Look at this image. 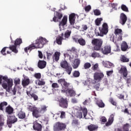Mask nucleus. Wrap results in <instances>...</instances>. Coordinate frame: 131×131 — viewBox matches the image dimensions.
Masks as SVG:
<instances>
[{
	"label": "nucleus",
	"mask_w": 131,
	"mask_h": 131,
	"mask_svg": "<svg viewBox=\"0 0 131 131\" xmlns=\"http://www.w3.org/2000/svg\"><path fill=\"white\" fill-rule=\"evenodd\" d=\"M49 41L47 40V39L40 37L38 38L36 40L34 44L30 45L29 47L25 48V53H28V51H32V50H34L35 49H41V48H43V46L45 45H47Z\"/></svg>",
	"instance_id": "obj_1"
},
{
	"label": "nucleus",
	"mask_w": 131,
	"mask_h": 131,
	"mask_svg": "<svg viewBox=\"0 0 131 131\" xmlns=\"http://www.w3.org/2000/svg\"><path fill=\"white\" fill-rule=\"evenodd\" d=\"M0 84L6 92L10 93L12 86H13V79L8 78V76H3L0 75Z\"/></svg>",
	"instance_id": "obj_2"
},
{
	"label": "nucleus",
	"mask_w": 131,
	"mask_h": 131,
	"mask_svg": "<svg viewBox=\"0 0 131 131\" xmlns=\"http://www.w3.org/2000/svg\"><path fill=\"white\" fill-rule=\"evenodd\" d=\"M103 39L101 38H93L91 43L93 46L94 51H101L103 46Z\"/></svg>",
	"instance_id": "obj_3"
},
{
	"label": "nucleus",
	"mask_w": 131,
	"mask_h": 131,
	"mask_svg": "<svg viewBox=\"0 0 131 131\" xmlns=\"http://www.w3.org/2000/svg\"><path fill=\"white\" fill-rule=\"evenodd\" d=\"M57 81L61 85V93L67 94L69 86H70V83L66 81L65 79H59Z\"/></svg>",
	"instance_id": "obj_4"
},
{
	"label": "nucleus",
	"mask_w": 131,
	"mask_h": 131,
	"mask_svg": "<svg viewBox=\"0 0 131 131\" xmlns=\"http://www.w3.org/2000/svg\"><path fill=\"white\" fill-rule=\"evenodd\" d=\"M28 109L29 111L32 112V115L33 117L35 118H39L41 116L40 114V111H39V108L35 107V106L29 105L28 107Z\"/></svg>",
	"instance_id": "obj_5"
},
{
	"label": "nucleus",
	"mask_w": 131,
	"mask_h": 131,
	"mask_svg": "<svg viewBox=\"0 0 131 131\" xmlns=\"http://www.w3.org/2000/svg\"><path fill=\"white\" fill-rule=\"evenodd\" d=\"M60 66L61 68L65 69V71H66L67 73H68L69 75L71 74V72H72V67H71V66H69L67 61H62L60 62Z\"/></svg>",
	"instance_id": "obj_6"
},
{
	"label": "nucleus",
	"mask_w": 131,
	"mask_h": 131,
	"mask_svg": "<svg viewBox=\"0 0 131 131\" xmlns=\"http://www.w3.org/2000/svg\"><path fill=\"white\" fill-rule=\"evenodd\" d=\"M67 127V125L66 123L57 122L55 123L53 129L54 131H62L65 130L66 129V127Z\"/></svg>",
	"instance_id": "obj_7"
},
{
	"label": "nucleus",
	"mask_w": 131,
	"mask_h": 131,
	"mask_svg": "<svg viewBox=\"0 0 131 131\" xmlns=\"http://www.w3.org/2000/svg\"><path fill=\"white\" fill-rule=\"evenodd\" d=\"M108 25L106 23H104L102 25V28L99 29L100 33H97L98 36H104L108 33Z\"/></svg>",
	"instance_id": "obj_8"
},
{
	"label": "nucleus",
	"mask_w": 131,
	"mask_h": 131,
	"mask_svg": "<svg viewBox=\"0 0 131 131\" xmlns=\"http://www.w3.org/2000/svg\"><path fill=\"white\" fill-rule=\"evenodd\" d=\"M104 78V74L101 71L96 72L94 75V79L95 82H100Z\"/></svg>",
	"instance_id": "obj_9"
},
{
	"label": "nucleus",
	"mask_w": 131,
	"mask_h": 131,
	"mask_svg": "<svg viewBox=\"0 0 131 131\" xmlns=\"http://www.w3.org/2000/svg\"><path fill=\"white\" fill-rule=\"evenodd\" d=\"M58 103L60 107L66 109L68 108V100L67 98H64L61 97L60 99L58 100Z\"/></svg>",
	"instance_id": "obj_10"
},
{
	"label": "nucleus",
	"mask_w": 131,
	"mask_h": 131,
	"mask_svg": "<svg viewBox=\"0 0 131 131\" xmlns=\"http://www.w3.org/2000/svg\"><path fill=\"white\" fill-rule=\"evenodd\" d=\"M118 72L122 76L123 78H125L127 76V75L128 74V72L127 71V69L126 68V67L124 66H121L120 69L118 70Z\"/></svg>",
	"instance_id": "obj_11"
},
{
	"label": "nucleus",
	"mask_w": 131,
	"mask_h": 131,
	"mask_svg": "<svg viewBox=\"0 0 131 131\" xmlns=\"http://www.w3.org/2000/svg\"><path fill=\"white\" fill-rule=\"evenodd\" d=\"M127 21V16L124 13H121L120 15L119 24L121 25H124Z\"/></svg>",
	"instance_id": "obj_12"
},
{
	"label": "nucleus",
	"mask_w": 131,
	"mask_h": 131,
	"mask_svg": "<svg viewBox=\"0 0 131 131\" xmlns=\"http://www.w3.org/2000/svg\"><path fill=\"white\" fill-rule=\"evenodd\" d=\"M76 16L78 17V15L75 14V13H73L69 15V20L70 22V24L71 25H74L75 24V20L76 19Z\"/></svg>",
	"instance_id": "obj_13"
},
{
	"label": "nucleus",
	"mask_w": 131,
	"mask_h": 131,
	"mask_svg": "<svg viewBox=\"0 0 131 131\" xmlns=\"http://www.w3.org/2000/svg\"><path fill=\"white\" fill-rule=\"evenodd\" d=\"M7 121H8L9 124H10V123H16L18 121V118L16 117L15 115H10L8 117Z\"/></svg>",
	"instance_id": "obj_14"
},
{
	"label": "nucleus",
	"mask_w": 131,
	"mask_h": 131,
	"mask_svg": "<svg viewBox=\"0 0 131 131\" xmlns=\"http://www.w3.org/2000/svg\"><path fill=\"white\" fill-rule=\"evenodd\" d=\"M62 17H63L62 13L56 12V15L53 17V20H51V22H53V21L55 23L59 22V20H61Z\"/></svg>",
	"instance_id": "obj_15"
},
{
	"label": "nucleus",
	"mask_w": 131,
	"mask_h": 131,
	"mask_svg": "<svg viewBox=\"0 0 131 131\" xmlns=\"http://www.w3.org/2000/svg\"><path fill=\"white\" fill-rule=\"evenodd\" d=\"M101 53L104 55H107L111 53V47L109 46H105L103 48H101Z\"/></svg>",
	"instance_id": "obj_16"
},
{
	"label": "nucleus",
	"mask_w": 131,
	"mask_h": 131,
	"mask_svg": "<svg viewBox=\"0 0 131 131\" xmlns=\"http://www.w3.org/2000/svg\"><path fill=\"white\" fill-rule=\"evenodd\" d=\"M33 128L34 130L41 131V129H42V126L38 122H35L33 124Z\"/></svg>",
	"instance_id": "obj_17"
},
{
	"label": "nucleus",
	"mask_w": 131,
	"mask_h": 131,
	"mask_svg": "<svg viewBox=\"0 0 131 131\" xmlns=\"http://www.w3.org/2000/svg\"><path fill=\"white\" fill-rule=\"evenodd\" d=\"M46 66H47V62L45 60H39L37 64V67L39 69H43V68H46Z\"/></svg>",
	"instance_id": "obj_18"
},
{
	"label": "nucleus",
	"mask_w": 131,
	"mask_h": 131,
	"mask_svg": "<svg viewBox=\"0 0 131 131\" xmlns=\"http://www.w3.org/2000/svg\"><path fill=\"white\" fill-rule=\"evenodd\" d=\"M27 95L28 97H31V98H33L34 101H37L38 100V96L35 94V93H31L30 91H27Z\"/></svg>",
	"instance_id": "obj_19"
},
{
	"label": "nucleus",
	"mask_w": 131,
	"mask_h": 131,
	"mask_svg": "<svg viewBox=\"0 0 131 131\" xmlns=\"http://www.w3.org/2000/svg\"><path fill=\"white\" fill-rule=\"evenodd\" d=\"M99 128V126L98 125H95L91 124L88 126V130L90 131H96L98 130Z\"/></svg>",
	"instance_id": "obj_20"
},
{
	"label": "nucleus",
	"mask_w": 131,
	"mask_h": 131,
	"mask_svg": "<svg viewBox=\"0 0 131 131\" xmlns=\"http://www.w3.org/2000/svg\"><path fill=\"white\" fill-rule=\"evenodd\" d=\"M114 121V115L112 114L108 118V121L105 123V126H110Z\"/></svg>",
	"instance_id": "obj_21"
},
{
	"label": "nucleus",
	"mask_w": 131,
	"mask_h": 131,
	"mask_svg": "<svg viewBox=\"0 0 131 131\" xmlns=\"http://www.w3.org/2000/svg\"><path fill=\"white\" fill-rule=\"evenodd\" d=\"M63 36H64V33H61V36H58L56 38V41L57 45H59V46H61V45H62V40L64 39V38H63Z\"/></svg>",
	"instance_id": "obj_22"
},
{
	"label": "nucleus",
	"mask_w": 131,
	"mask_h": 131,
	"mask_svg": "<svg viewBox=\"0 0 131 131\" xmlns=\"http://www.w3.org/2000/svg\"><path fill=\"white\" fill-rule=\"evenodd\" d=\"M80 64V59L76 58L74 60L73 64L72 65L74 69L78 68V66Z\"/></svg>",
	"instance_id": "obj_23"
},
{
	"label": "nucleus",
	"mask_w": 131,
	"mask_h": 131,
	"mask_svg": "<svg viewBox=\"0 0 131 131\" xmlns=\"http://www.w3.org/2000/svg\"><path fill=\"white\" fill-rule=\"evenodd\" d=\"M67 20H68V17L67 16H64L61 21L59 22V27L60 26H65L67 24Z\"/></svg>",
	"instance_id": "obj_24"
},
{
	"label": "nucleus",
	"mask_w": 131,
	"mask_h": 131,
	"mask_svg": "<svg viewBox=\"0 0 131 131\" xmlns=\"http://www.w3.org/2000/svg\"><path fill=\"white\" fill-rule=\"evenodd\" d=\"M5 112L6 113L9 115H11V114H13V112H14V108L11 106V105H8L6 107Z\"/></svg>",
	"instance_id": "obj_25"
},
{
	"label": "nucleus",
	"mask_w": 131,
	"mask_h": 131,
	"mask_svg": "<svg viewBox=\"0 0 131 131\" xmlns=\"http://www.w3.org/2000/svg\"><path fill=\"white\" fill-rule=\"evenodd\" d=\"M60 55H61V53L59 52H55L53 56V61L58 62V61H59V59H60Z\"/></svg>",
	"instance_id": "obj_26"
},
{
	"label": "nucleus",
	"mask_w": 131,
	"mask_h": 131,
	"mask_svg": "<svg viewBox=\"0 0 131 131\" xmlns=\"http://www.w3.org/2000/svg\"><path fill=\"white\" fill-rule=\"evenodd\" d=\"M17 116L19 119H25L26 118V114L22 111L19 112Z\"/></svg>",
	"instance_id": "obj_27"
},
{
	"label": "nucleus",
	"mask_w": 131,
	"mask_h": 131,
	"mask_svg": "<svg viewBox=\"0 0 131 131\" xmlns=\"http://www.w3.org/2000/svg\"><path fill=\"white\" fill-rule=\"evenodd\" d=\"M128 49V45L125 41H123L121 45V49L123 52H125Z\"/></svg>",
	"instance_id": "obj_28"
},
{
	"label": "nucleus",
	"mask_w": 131,
	"mask_h": 131,
	"mask_svg": "<svg viewBox=\"0 0 131 131\" xmlns=\"http://www.w3.org/2000/svg\"><path fill=\"white\" fill-rule=\"evenodd\" d=\"M30 83V80L27 78H24L21 82L23 86H27Z\"/></svg>",
	"instance_id": "obj_29"
},
{
	"label": "nucleus",
	"mask_w": 131,
	"mask_h": 131,
	"mask_svg": "<svg viewBox=\"0 0 131 131\" xmlns=\"http://www.w3.org/2000/svg\"><path fill=\"white\" fill-rule=\"evenodd\" d=\"M71 30H67L64 34H63V36H64V39H68L69 37H70V35H71L72 33Z\"/></svg>",
	"instance_id": "obj_30"
},
{
	"label": "nucleus",
	"mask_w": 131,
	"mask_h": 131,
	"mask_svg": "<svg viewBox=\"0 0 131 131\" xmlns=\"http://www.w3.org/2000/svg\"><path fill=\"white\" fill-rule=\"evenodd\" d=\"M96 104L99 108H104L105 107V103L103 102V100H97Z\"/></svg>",
	"instance_id": "obj_31"
},
{
	"label": "nucleus",
	"mask_w": 131,
	"mask_h": 131,
	"mask_svg": "<svg viewBox=\"0 0 131 131\" xmlns=\"http://www.w3.org/2000/svg\"><path fill=\"white\" fill-rule=\"evenodd\" d=\"M79 121L77 119L74 118L72 121V126L77 127L79 125Z\"/></svg>",
	"instance_id": "obj_32"
},
{
	"label": "nucleus",
	"mask_w": 131,
	"mask_h": 131,
	"mask_svg": "<svg viewBox=\"0 0 131 131\" xmlns=\"http://www.w3.org/2000/svg\"><path fill=\"white\" fill-rule=\"evenodd\" d=\"M8 49H9V50H11L12 52H13V53H15V54H17V53H18V50H17V46L15 45L10 46L9 47H8Z\"/></svg>",
	"instance_id": "obj_33"
},
{
	"label": "nucleus",
	"mask_w": 131,
	"mask_h": 131,
	"mask_svg": "<svg viewBox=\"0 0 131 131\" xmlns=\"http://www.w3.org/2000/svg\"><path fill=\"white\" fill-rule=\"evenodd\" d=\"M120 60L123 63H126L129 62V59L127 58L125 55H121Z\"/></svg>",
	"instance_id": "obj_34"
},
{
	"label": "nucleus",
	"mask_w": 131,
	"mask_h": 131,
	"mask_svg": "<svg viewBox=\"0 0 131 131\" xmlns=\"http://www.w3.org/2000/svg\"><path fill=\"white\" fill-rule=\"evenodd\" d=\"M67 94H69V95L70 96V97H73L76 95V93H75V91L73 90V89H68Z\"/></svg>",
	"instance_id": "obj_35"
},
{
	"label": "nucleus",
	"mask_w": 131,
	"mask_h": 131,
	"mask_svg": "<svg viewBox=\"0 0 131 131\" xmlns=\"http://www.w3.org/2000/svg\"><path fill=\"white\" fill-rule=\"evenodd\" d=\"M115 34L116 35V36H118V35H120L122 34V30H121V29H116L115 30Z\"/></svg>",
	"instance_id": "obj_36"
},
{
	"label": "nucleus",
	"mask_w": 131,
	"mask_h": 131,
	"mask_svg": "<svg viewBox=\"0 0 131 131\" xmlns=\"http://www.w3.org/2000/svg\"><path fill=\"white\" fill-rule=\"evenodd\" d=\"M78 43H79L80 46H85V43H86L85 40H84V39L82 38H80L78 39Z\"/></svg>",
	"instance_id": "obj_37"
},
{
	"label": "nucleus",
	"mask_w": 131,
	"mask_h": 131,
	"mask_svg": "<svg viewBox=\"0 0 131 131\" xmlns=\"http://www.w3.org/2000/svg\"><path fill=\"white\" fill-rule=\"evenodd\" d=\"M103 21V18H97L95 20V23L96 26H100L101 25V22Z\"/></svg>",
	"instance_id": "obj_38"
},
{
	"label": "nucleus",
	"mask_w": 131,
	"mask_h": 131,
	"mask_svg": "<svg viewBox=\"0 0 131 131\" xmlns=\"http://www.w3.org/2000/svg\"><path fill=\"white\" fill-rule=\"evenodd\" d=\"M5 106H8V102L6 101L1 102L0 103V110L4 111V107H5Z\"/></svg>",
	"instance_id": "obj_39"
},
{
	"label": "nucleus",
	"mask_w": 131,
	"mask_h": 131,
	"mask_svg": "<svg viewBox=\"0 0 131 131\" xmlns=\"http://www.w3.org/2000/svg\"><path fill=\"white\" fill-rule=\"evenodd\" d=\"M121 9L124 12H126L127 13H128L129 11L128 10V8L125 6L124 4H122L121 6Z\"/></svg>",
	"instance_id": "obj_40"
},
{
	"label": "nucleus",
	"mask_w": 131,
	"mask_h": 131,
	"mask_svg": "<svg viewBox=\"0 0 131 131\" xmlns=\"http://www.w3.org/2000/svg\"><path fill=\"white\" fill-rule=\"evenodd\" d=\"M22 43V39L17 38L14 41V45L15 46H20Z\"/></svg>",
	"instance_id": "obj_41"
},
{
	"label": "nucleus",
	"mask_w": 131,
	"mask_h": 131,
	"mask_svg": "<svg viewBox=\"0 0 131 131\" xmlns=\"http://www.w3.org/2000/svg\"><path fill=\"white\" fill-rule=\"evenodd\" d=\"M122 128L124 131L129 130V124L126 123V124H124L123 125Z\"/></svg>",
	"instance_id": "obj_42"
},
{
	"label": "nucleus",
	"mask_w": 131,
	"mask_h": 131,
	"mask_svg": "<svg viewBox=\"0 0 131 131\" xmlns=\"http://www.w3.org/2000/svg\"><path fill=\"white\" fill-rule=\"evenodd\" d=\"M47 106H46V105H42L41 107V108H39V111H40V112L41 113H45L46 112V111H47Z\"/></svg>",
	"instance_id": "obj_43"
},
{
	"label": "nucleus",
	"mask_w": 131,
	"mask_h": 131,
	"mask_svg": "<svg viewBox=\"0 0 131 131\" xmlns=\"http://www.w3.org/2000/svg\"><path fill=\"white\" fill-rule=\"evenodd\" d=\"M91 56L92 58H100L101 57L100 53L98 52H93Z\"/></svg>",
	"instance_id": "obj_44"
},
{
	"label": "nucleus",
	"mask_w": 131,
	"mask_h": 131,
	"mask_svg": "<svg viewBox=\"0 0 131 131\" xmlns=\"http://www.w3.org/2000/svg\"><path fill=\"white\" fill-rule=\"evenodd\" d=\"M123 79H125V80L126 81V83L127 84H129V83H130L131 82V77L130 76H126V77L125 78H123Z\"/></svg>",
	"instance_id": "obj_45"
},
{
	"label": "nucleus",
	"mask_w": 131,
	"mask_h": 131,
	"mask_svg": "<svg viewBox=\"0 0 131 131\" xmlns=\"http://www.w3.org/2000/svg\"><path fill=\"white\" fill-rule=\"evenodd\" d=\"M103 66H104V67H106V68H110V67H111V64L112 63L110 62H108V61H106V62H104L103 61Z\"/></svg>",
	"instance_id": "obj_46"
},
{
	"label": "nucleus",
	"mask_w": 131,
	"mask_h": 131,
	"mask_svg": "<svg viewBox=\"0 0 131 131\" xmlns=\"http://www.w3.org/2000/svg\"><path fill=\"white\" fill-rule=\"evenodd\" d=\"M34 77L35 78H36V79H40L41 78V74L40 73H37L34 74Z\"/></svg>",
	"instance_id": "obj_47"
},
{
	"label": "nucleus",
	"mask_w": 131,
	"mask_h": 131,
	"mask_svg": "<svg viewBox=\"0 0 131 131\" xmlns=\"http://www.w3.org/2000/svg\"><path fill=\"white\" fill-rule=\"evenodd\" d=\"M73 75L74 77H79V75H80V73L78 71H75L73 72Z\"/></svg>",
	"instance_id": "obj_48"
},
{
	"label": "nucleus",
	"mask_w": 131,
	"mask_h": 131,
	"mask_svg": "<svg viewBox=\"0 0 131 131\" xmlns=\"http://www.w3.org/2000/svg\"><path fill=\"white\" fill-rule=\"evenodd\" d=\"M91 66L92 64H91V63L86 62L84 63L83 67L85 69H89V68H91Z\"/></svg>",
	"instance_id": "obj_49"
},
{
	"label": "nucleus",
	"mask_w": 131,
	"mask_h": 131,
	"mask_svg": "<svg viewBox=\"0 0 131 131\" xmlns=\"http://www.w3.org/2000/svg\"><path fill=\"white\" fill-rule=\"evenodd\" d=\"M94 13L95 16H100L101 15V11L99 9H96L94 11Z\"/></svg>",
	"instance_id": "obj_50"
},
{
	"label": "nucleus",
	"mask_w": 131,
	"mask_h": 131,
	"mask_svg": "<svg viewBox=\"0 0 131 131\" xmlns=\"http://www.w3.org/2000/svg\"><path fill=\"white\" fill-rule=\"evenodd\" d=\"M83 112L84 118H85L86 115H88V110L86 108H84L83 109H81Z\"/></svg>",
	"instance_id": "obj_51"
},
{
	"label": "nucleus",
	"mask_w": 131,
	"mask_h": 131,
	"mask_svg": "<svg viewBox=\"0 0 131 131\" xmlns=\"http://www.w3.org/2000/svg\"><path fill=\"white\" fill-rule=\"evenodd\" d=\"M6 49H9V47H4L2 50H1V53L3 56H6L7 55V53H6Z\"/></svg>",
	"instance_id": "obj_52"
},
{
	"label": "nucleus",
	"mask_w": 131,
	"mask_h": 131,
	"mask_svg": "<svg viewBox=\"0 0 131 131\" xmlns=\"http://www.w3.org/2000/svg\"><path fill=\"white\" fill-rule=\"evenodd\" d=\"M20 82L21 81H20V79H15L14 80L15 86L17 87V85H18V84H20Z\"/></svg>",
	"instance_id": "obj_53"
},
{
	"label": "nucleus",
	"mask_w": 131,
	"mask_h": 131,
	"mask_svg": "<svg viewBox=\"0 0 131 131\" xmlns=\"http://www.w3.org/2000/svg\"><path fill=\"white\" fill-rule=\"evenodd\" d=\"M110 103H111L114 106H116V102L112 98H110L109 99Z\"/></svg>",
	"instance_id": "obj_54"
},
{
	"label": "nucleus",
	"mask_w": 131,
	"mask_h": 131,
	"mask_svg": "<svg viewBox=\"0 0 131 131\" xmlns=\"http://www.w3.org/2000/svg\"><path fill=\"white\" fill-rule=\"evenodd\" d=\"M92 9V7H91V5H88L87 6L85 7V12H90L91 10Z\"/></svg>",
	"instance_id": "obj_55"
},
{
	"label": "nucleus",
	"mask_w": 131,
	"mask_h": 131,
	"mask_svg": "<svg viewBox=\"0 0 131 131\" xmlns=\"http://www.w3.org/2000/svg\"><path fill=\"white\" fill-rule=\"evenodd\" d=\"M46 84V82L42 80H38V85H45Z\"/></svg>",
	"instance_id": "obj_56"
},
{
	"label": "nucleus",
	"mask_w": 131,
	"mask_h": 131,
	"mask_svg": "<svg viewBox=\"0 0 131 131\" xmlns=\"http://www.w3.org/2000/svg\"><path fill=\"white\" fill-rule=\"evenodd\" d=\"M77 117L80 119L82 118V113H81V112H78L77 113Z\"/></svg>",
	"instance_id": "obj_57"
},
{
	"label": "nucleus",
	"mask_w": 131,
	"mask_h": 131,
	"mask_svg": "<svg viewBox=\"0 0 131 131\" xmlns=\"http://www.w3.org/2000/svg\"><path fill=\"white\" fill-rule=\"evenodd\" d=\"M52 88L53 89H58V88H59V84L57 83H53L52 84Z\"/></svg>",
	"instance_id": "obj_58"
},
{
	"label": "nucleus",
	"mask_w": 131,
	"mask_h": 131,
	"mask_svg": "<svg viewBox=\"0 0 131 131\" xmlns=\"http://www.w3.org/2000/svg\"><path fill=\"white\" fill-rule=\"evenodd\" d=\"M65 116H66V113L65 112H61L60 118H65Z\"/></svg>",
	"instance_id": "obj_59"
},
{
	"label": "nucleus",
	"mask_w": 131,
	"mask_h": 131,
	"mask_svg": "<svg viewBox=\"0 0 131 131\" xmlns=\"http://www.w3.org/2000/svg\"><path fill=\"white\" fill-rule=\"evenodd\" d=\"M122 35H123V34L121 35H118V36H117V37H118V39H117L118 41H120L122 40Z\"/></svg>",
	"instance_id": "obj_60"
},
{
	"label": "nucleus",
	"mask_w": 131,
	"mask_h": 131,
	"mask_svg": "<svg viewBox=\"0 0 131 131\" xmlns=\"http://www.w3.org/2000/svg\"><path fill=\"white\" fill-rule=\"evenodd\" d=\"M94 88L95 89V90H96V91H99L100 90V84H96L94 86Z\"/></svg>",
	"instance_id": "obj_61"
},
{
	"label": "nucleus",
	"mask_w": 131,
	"mask_h": 131,
	"mask_svg": "<svg viewBox=\"0 0 131 131\" xmlns=\"http://www.w3.org/2000/svg\"><path fill=\"white\" fill-rule=\"evenodd\" d=\"M88 26L86 25H83L82 26V29H83L82 31H85L88 30Z\"/></svg>",
	"instance_id": "obj_62"
},
{
	"label": "nucleus",
	"mask_w": 131,
	"mask_h": 131,
	"mask_svg": "<svg viewBox=\"0 0 131 131\" xmlns=\"http://www.w3.org/2000/svg\"><path fill=\"white\" fill-rule=\"evenodd\" d=\"M98 63L94 64L92 68L93 70H94V71L97 70L98 69Z\"/></svg>",
	"instance_id": "obj_63"
},
{
	"label": "nucleus",
	"mask_w": 131,
	"mask_h": 131,
	"mask_svg": "<svg viewBox=\"0 0 131 131\" xmlns=\"http://www.w3.org/2000/svg\"><path fill=\"white\" fill-rule=\"evenodd\" d=\"M117 97L119 99H124V95L122 94H118Z\"/></svg>",
	"instance_id": "obj_64"
}]
</instances>
